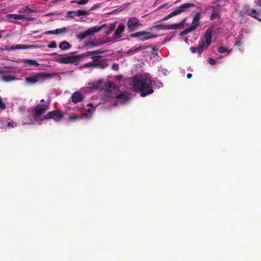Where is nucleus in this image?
Returning <instances> with one entry per match:
<instances>
[{"label":"nucleus","mask_w":261,"mask_h":261,"mask_svg":"<svg viewBox=\"0 0 261 261\" xmlns=\"http://www.w3.org/2000/svg\"><path fill=\"white\" fill-rule=\"evenodd\" d=\"M87 106H88V107H93V105H92V103H88Z\"/></svg>","instance_id":"5fc2aeb1"},{"label":"nucleus","mask_w":261,"mask_h":261,"mask_svg":"<svg viewBox=\"0 0 261 261\" xmlns=\"http://www.w3.org/2000/svg\"><path fill=\"white\" fill-rule=\"evenodd\" d=\"M112 69L115 71H117L119 69V65L116 63H114L112 66Z\"/></svg>","instance_id":"37998d69"},{"label":"nucleus","mask_w":261,"mask_h":261,"mask_svg":"<svg viewBox=\"0 0 261 261\" xmlns=\"http://www.w3.org/2000/svg\"><path fill=\"white\" fill-rule=\"evenodd\" d=\"M168 5V3H166V4H164L163 5H162L160 6H159V7L158 8V10H160V9H163L165 7H167Z\"/></svg>","instance_id":"09e8293b"},{"label":"nucleus","mask_w":261,"mask_h":261,"mask_svg":"<svg viewBox=\"0 0 261 261\" xmlns=\"http://www.w3.org/2000/svg\"><path fill=\"white\" fill-rule=\"evenodd\" d=\"M56 46H57V45H56L55 41H52L50 44H49L48 45V47L49 48H56Z\"/></svg>","instance_id":"79ce46f5"},{"label":"nucleus","mask_w":261,"mask_h":261,"mask_svg":"<svg viewBox=\"0 0 261 261\" xmlns=\"http://www.w3.org/2000/svg\"><path fill=\"white\" fill-rule=\"evenodd\" d=\"M205 47V41L204 40H201L199 42L197 47H191L190 50L192 53L197 52L198 54H201L204 50Z\"/></svg>","instance_id":"4468645a"},{"label":"nucleus","mask_w":261,"mask_h":261,"mask_svg":"<svg viewBox=\"0 0 261 261\" xmlns=\"http://www.w3.org/2000/svg\"><path fill=\"white\" fill-rule=\"evenodd\" d=\"M192 31L191 30V29L189 27L188 28L185 29L183 31H182L180 33V36H184L187 35V34L191 32Z\"/></svg>","instance_id":"f704fd0d"},{"label":"nucleus","mask_w":261,"mask_h":261,"mask_svg":"<svg viewBox=\"0 0 261 261\" xmlns=\"http://www.w3.org/2000/svg\"><path fill=\"white\" fill-rule=\"evenodd\" d=\"M25 12H28L29 13L32 12L33 10L29 8L28 6H25L23 8H22L19 10L20 13H24Z\"/></svg>","instance_id":"7c9ffc66"},{"label":"nucleus","mask_w":261,"mask_h":261,"mask_svg":"<svg viewBox=\"0 0 261 261\" xmlns=\"http://www.w3.org/2000/svg\"><path fill=\"white\" fill-rule=\"evenodd\" d=\"M49 106V103L48 102H45L42 104H38L31 109V114L35 119H37L45 113L48 109Z\"/></svg>","instance_id":"7ed1b4c3"},{"label":"nucleus","mask_w":261,"mask_h":261,"mask_svg":"<svg viewBox=\"0 0 261 261\" xmlns=\"http://www.w3.org/2000/svg\"><path fill=\"white\" fill-rule=\"evenodd\" d=\"M213 31L211 28L207 29L205 32L204 37L205 39V47L204 48L208 47L212 42Z\"/></svg>","instance_id":"f8f14e48"},{"label":"nucleus","mask_w":261,"mask_h":261,"mask_svg":"<svg viewBox=\"0 0 261 261\" xmlns=\"http://www.w3.org/2000/svg\"><path fill=\"white\" fill-rule=\"evenodd\" d=\"M16 78L14 76L10 75H3L2 77V80L5 82H9L15 80Z\"/></svg>","instance_id":"cd10ccee"},{"label":"nucleus","mask_w":261,"mask_h":261,"mask_svg":"<svg viewBox=\"0 0 261 261\" xmlns=\"http://www.w3.org/2000/svg\"><path fill=\"white\" fill-rule=\"evenodd\" d=\"M201 17V14L199 12H197L194 15L191 25L189 27L192 31L195 30L200 25V19Z\"/></svg>","instance_id":"9b49d317"},{"label":"nucleus","mask_w":261,"mask_h":261,"mask_svg":"<svg viewBox=\"0 0 261 261\" xmlns=\"http://www.w3.org/2000/svg\"><path fill=\"white\" fill-rule=\"evenodd\" d=\"M99 7V5H97V4H95L94 5H93L90 9V10L89 11H92V10H94L96 9H97L98 7Z\"/></svg>","instance_id":"de8ad7c7"},{"label":"nucleus","mask_w":261,"mask_h":261,"mask_svg":"<svg viewBox=\"0 0 261 261\" xmlns=\"http://www.w3.org/2000/svg\"><path fill=\"white\" fill-rule=\"evenodd\" d=\"M115 24H111V25H110V29L109 30V31H107V34H110V33L112 31H113V30H114L115 29Z\"/></svg>","instance_id":"c03bdc74"},{"label":"nucleus","mask_w":261,"mask_h":261,"mask_svg":"<svg viewBox=\"0 0 261 261\" xmlns=\"http://www.w3.org/2000/svg\"><path fill=\"white\" fill-rule=\"evenodd\" d=\"M106 89L113 90L115 91H119L120 88L116 86L113 82L109 81L105 83Z\"/></svg>","instance_id":"f3484780"},{"label":"nucleus","mask_w":261,"mask_h":261,"mask_svg":"<svg viewBox=\"0 0 261 261\" xmlns=\"http://www.w3.org/2000/svg\"><path fill=\"white\" fill-rule=\"evenodd\" d=\"M83 99L82 94L79 91L74 92L71 95V100L74 103L81 102Z\"/></svg>","instance_id":"2eb2a0df"},{"label":"nucleus","mask_w":261,"mask_h":261,"mask_svg":"<svg viewBox=\"0 0 261 261\" xmlns=\"http://www.w3.org/2000/svg\"><path fill=\"white\" fill-rule=\"evenodd\" d=\"M66 31H67V29L65 27H63V28H60V29H57L55 30V31L56 32V33L57 34L65 33L66 32Z\"/></svg>","instance_id":"473e14b6"},{"label":"nucleus","mask_w":261,"mask_h":261,"mask_svg":"<svg viewBox=\"0 0 261 261\" xmlns=\"http://www.w3.org/2000/svg\"><path fill=\"white\" fill-rule=\"evenodd\" d=\"M2 38V35L1 34H0V39H1Z\"/></svg>","instance_id":"052dcab7"},{"label":"nucleus","mask_w":261,"mask_h":261,"mask_svg":"<svg viewBox=\"0 0 261 261\" xmlns=\"http://www.w3.org/2000/svg\"><path fill=\"white\" fill-rule=\"evenodd\" d=\"M235 45L237 46L238 47H240L242 45V43L241 41L238 40L236 42Z\"/></svg>","instance_id":"8fccbe9b"},{"label":"nucleus","mask_w":261,"mask_h":261,"mask_svg":"<svg viewBox=\"0 0 261 261\" xmlns=\"http://www.w3.org/2000/svg\"><path fill=\"white\" fill-rule=\"evenodd\" d=\"M104 52H105V50H103L102 49H98V50H94V51H87L86 53H82L80 55H79V56H80L82 58H83V57H85L87 56H93L91 57V58L93 60V62H99L101 60V59L102 58V56H99V55H97V56H95V55L102 54V53H103Z\"/></svg>","instance_id":"423d86ee"},{"label":"nucleus","mask_w":261,"mask_h":261,"mask_svg":"<svg viewBox=\"0 0 261 261\" xmlns=\"http://www.w3.org/2000/svg\"><path fill=\"white\" fill-rule=\"evenodd\" d=\"M23 63L28 64L30 65H33L37 66L39 65V64L36 60H30V59H23Z\"/></svg>","instance_id":"a878e982"},{"label":"nucleus","mask_w":261,"mask_h":261,"mask_svg":"<svg viewBox=\"0 0 261 261\" xmlns=\"http://www.w3.org/2000/svg\"><path fill=\"white\" fill-rule=\"evenodd\" d=\"M15 48L16 49H27L29 47L25 45L17 44Z\"/></svg>","instance_id":"4c0bfd02"},{"label":"nucleus","mask_w":261,"mask_h":261,"mask_svg":"<svg viewBox=\"0 0 261 261\" xmlns=\"http://www.w3.org/2000/svg\"><path fill=\"white\" fill-rule=\"evenodd\" d=\"M130 36L132 38H140L139 40L144 41L147 40L154 38L156 37V35H152L150 32L140 31L130 34Z\"/></svg>","instance_id":"20e7f679"},{"label":"nucleus","mask_w":261,"mask_h":261,"mask_svg":"<svg viewBox=\"0 0 261 261\" xmlns=\"http://www.w3.org/2000/svg\"><path fill=\"white\" fill-rule=\"evenodd\" d=\"M83 67L84 68H90V67L95 68V62H90L86 63L83 65Z\"/></svg>","instance_id":"c756f323"},{"label":"nucleus","mask_w":261,"mask_h":261,"mask_svg":"<svg viewBox=\"0 0 261 261\" xmlns=\"http://www.w3.org/2000/svg\"><path fill=\"white\" fill-rule=\"evenodd\" d=\"M117 99H119L121 100V101L122 103H125L127 101L129 100V97L125 93H122L120 94H118L117 95V97L116 98Z\"/></svg>","instance_id":"4be33fe9"},{"label":"nucleus","mask_w":261,"mask_h":261,"mask_svg":"<svg viewBox=\"0 0 261 261\" xmlns=\"http://www.w3.org/2000/svg\"><path fill=\"white\" fill-rule=\"evenodd\" d=\"M51 76L52 75L51 74L40 72L34 74L30 77H26L25 81L27 84H34L37 82L42 83L45 79Z\"/></svg>","instance_id":"f03ea898"},{"label":"nucleus","mask_w":261,"mask_h":261,"mask_svg":"<svg viewBox=\"0 0 261 261\" xmlns=\"http://www.w3.org/2000/svg\"><path fill=\"white\" fill-rule=\"evenodd\" d=\"M160 0H157V1H156L155 3H156V4H159V3H160Z\"/></svg>","instance_id":"4d7b16f0"},{"label":"nucleus","mask_w":261,"mask_h":261,"mask_svg":"<svg viewBox=\"0 0 261 261\" xmlns=\"http://www.w3.org/2000/svg\"><path fill=\"white\" fill-rule=\"evenodd\" d=\"M192 76V74L191 73H188L187 75V77L188 79L191 78Z\"/></svg>","instance_id":"603ef678"},{"label":"nucleus","mask_w":261,"mask_h":261,"mask_svg":"<svg viewBox=\"0 0 261 261\" xmlns=\"http://www.w3.org/2000/svg\"><path fill=\"white\" fill-rule=\"evenodd\" d=\"M70 47V44L66 41H62L59 44V47L61 49L65 50V49L69 48Z\"/></svg>","instance_id":"b1692460"},{"label":"nucleus","mask_w":261,"mask_h":261,"mask_svg":"<svg viewBox=\"0 0 261 261\" xmlns=\"http://www.w3.org/2000/svg\"><path fill=\"white\" fill-rule=\"evenodd\" d=\"M7 125H8V127H13V125L12 124H11L10 122H8L7 123Z\"/></svg>","instance_id":"864d4df0"},{"label":"nucleus","mask_w":261,"mask_h":261,"mask_svg":"<svg viewBox=\"0 0 261 261\" xmlns=\"http://www.w3.org/2000/svg\"><path fill=\"white\" fill-rule=\"evenodd\" d=\"M80 56H65L57 59V61L60 64L73 63L77 61Z\"/></svg>","instance_id":"1a4fd4ad"},{"label":"nucleus","mask_w":261,"mask_h":261,"mask_svg":"<svg viewBox=\"0 0 261 261\" xmlns=\"http://www.w3.org/2000/svg\"><path fill=\"white\" fill-rule=\"evenodd\" d=\"M108 66V64L106 59L100 60L99 62H95V68H100L105 69Z\"/></svg>","instance_id":"aec40b11"},{"label":"nucleus","mask_w":261,"mask_h":261,"mask_svg":"<svg viewBox=\"0 0 261 261\" xmlns=\"http://www.w3.org/2000/svg\"><path fill=\"white\" fill-rule=\"evenodd\" d=\"M186 19L182 20L181 22L178 23H174L172 24L168 25L169 30L171 29H182L185 25Z\"/></svg>","instance_id":"a211bd4d"},{"label":"nucleus","mask_w":261,"mask_h":261,"mask_svg":"<svg viewBox=\"0 0 261 261\" xmlns=\"http://www.w3.org/2000/svg\"><path fill=\"white\" fill-rule=\"evenodd\" d=\"M46 35H53V34H57L55 30L48 31L46 32L45 33Z\"/></svg>","instance_id":"a18cd8bd"},{"label":"nucleus","mask_w":261,"mask_h":261,"mask_svg":"<svg viewBox=\"0 0 261 261\" xmlns=\"http://www.w3.org/2000/svg\"><path fill=\"white\" fill-rule=\"evenodd\" d=\"M141 26L139 19L136 17L130 18L127 22V28L129 32H132L136 30L139 27Z\"/></svg>","instance_id":"6e6552de"},{"label":"nucleus","mask_w":261,"mask_h":261,"mask_svg":"<svg viewBox=\"0 0 261 261\" xmlns=\"http://www.w3.org/2000/svg\"><path fill=\"white\" fill-rule=\"evenodd\" d=\"M208 63H209L211 65H215V64H216V61H215L214 59H212V58H210V59H209Z\"/></svg>","instance_id":"49530a36"},{"label":"nucleus","mask_w":261,"mask_h":261,"mask_svg":"<svg viewBox=\"0 0 261 261\" xmlns=\"http://www.w3.org/2000/svg\"><path fill=\"white\" fill-rule=\"evenodd\" d=\"M218 51L221 54H223L227 52L228 51V49L224 46H220L218 49Z\"/></svg>","instance_id":"c9c22d12"},{"label":"nucleus","mask_w":261,"mask_h":261,"mask_svg":"<svg viewBox=\"0 0 261 261\" xmlns=\"http://www.w3.org/2000/svg\"><path fill=\"white\" fill-rule=\"evenodd\" d=\"M178 15L175 9L171 13H170L169 15H168V16L169 17V18L173 17V16H176Z\"/></svg>","instance_id":"a19ab883"},{"label":"nucleus","mask_w":261,"mask_h":261,"mask_svg":"<svg viewBox=\"0 0 261 261\" xmlns=\"http://www.w3.org/2000/svg\"><path fill=\"white\" fill-rule=\"evenodd\" d=\"M88 2H89V0H81V1H71V3H76L78 5H85V4H87Z\"/></svg>","instance_id":"72a5a7b5"},{"label":"nucleus","mask_w":261,"mask_h":261,"mask_svg":"<svg viewBox=\"0 0 261 261\" xmlns=\"http://www.w3.org/2000/svg\"><path fill=\"white\" fill-rule=\"evenodd\" d=\"M255 3L257 5L261 6V0H256Z\"/></svg>","instance_id":"3c124183"},{"label":"nucleus","mask_w":261,"mask_h":261,"mask_svg":"<svg viewBox=\"0 0 261 261\" xmlns=\"http://www.w3.org/2000/svg\"><path fill=\"white\" fill-rule=\"evenodd\" d=\"M210 8L213 10V12L210 16V19L212 20H215L217 18L220 17V14L219 13L218 9H217L214 6H210Z\"/></svg>","instance_id":"6ab92c4d"},{"label":"nucleus","mask_w":261,"mask_h":261,"mask_svg":"<svg viewBox=\"0 0 261 261\" xmlns=\"http://www.w3.org/2000/svg\"><path fill=\"white\" fill-rule=\"evenodd\" d=\"M257 14V13L256 12V10L252 9L251 10V13H249L248 14L261 22V19L257 18L255 15H253V14Z\"/></svg>","instance_id":"2f4dec72"},{"label":"nucleus","mask_w":261,"mask_h":261,"mask_svg":"<svg viewBox=\"0 0 261 261\" xmlns=\"http://www.w3.org/2000/svg\"><path fill=\"white\" fill-rule=\"evenodd\" d=\"M118 92V91H115L113 90L106 89L103 92V100L107 101H109L110 98H116Z\"/></svg>","instance_id":"9d476101"},{"label":"nucleus","mask_w":261,"mask_h":261,"mask_svg":"<svg viewBox=\"0 0 261 261\" xmlns=\"http://www.w3.org/2000/svg\"><path fill=\"white\" fill-rule=\"evenodd\" d=\"M76 16V11H70L67 13L66 17L69 18H73Z\"/></svg>","instance_id":"c85d7f7f"},{"label":"nucleus","mask_w":261,"mask_h":261,"mask_svg":"<svg viewBox=\"0 0 261 261\" xmlns=\"http://www.w3.org/2000/svg\"><path fill=\"white\" fill-rule=\"evenodd\" d=\"M155 83L150 77L136 75L133 77L132 86L135 92L140 93L141 97H145L153 92L152 86Z\"/></svg>","instance_id":"f257e3e1"},{"label":"nucleus","mask_w":261,"mask_h":261,"mask_svg":"<svg viewBox=\"0 0 261 261\" xmlns=\"http://www.w3.org/2000/svg\"><path fill=\"white\" fill-rule=\"evenodd\" d=\"M105 24H103L100 27L95 26L90 28L85 32H82L79 34L77 35V38L80 40H83L87 36L90 35L93 33L99 32L105 27Z\"/></svg>","instance_id":"39448f33"},{"label":"nucleus","mask_w":261,"mask_h":261,"mask_svg":"<svg viewBox=\"0 0 261 261\" xmlns=\"http://www.w3.org/2000/svg\"><path fill=\"white\" fill-rule=\"evenodd\" d=\"M80 118H82V117L77 115H75L70 117V119L71 120H75Z\"/></svg>","instance_id":"ea45409f"},{"label":"nucleus","mask_w":261,"mask_h":261,"mask_svg":"<svg viewBox=\"0 0 261 261\" xmlns=\"http://www.w3.org/2000/svg\"><path fill=\"white\" fill-rule=\"evenodd\" d=\"M124 29L125 25L124 24H121L119 25L115 32L114 35H116L117 38L121 37V34L124 31Z\"/></svg>","instance_id":"412c9836"},{"label":"nucleus","mask_w":261,"mask_h":261,"mask_svg":"<svg viewBox=\"0 0 261 261\" xmlns=\"http://www.w3.org/2000/svg\"><path fill=\"white\" fill-rule=\"evenodd\" d=\"M87 111H88V112H90L91 111V110L90 109H88L87 110Z\"/></svg>","instance_id":"13d9d810"},{"label":"nucleus","mask_w":261,"mask_h":261,"mask_svg":"<svg viewBox=\"0 0 261 261\" xmlns=\"http://www.w3.org/2000/svg\"><path fill=\"white\" fill-rule=\"evenodd\" d=\"M64 116L63 111L60 110H56L48 112L44 116L45 119H53L56 121H59Z\"/></svg>","instance_id":"0eeeda50"},{"label":"nucleus","mask_w":261,"mask_h":261,"mask_svg":"<svg viewBox=\"0 0 261 261\" xmlns=\"http://www.w3.org/2000/svg\"><path fill=\"white\" fill-rule=\"evenodd\" d=\"M41 102H44V100L43 99H42L41 100H40Z\"/></svg>","instance_id":"bf43d9fd"},{"label":"nucleus","mask_w":261,"mask_h":261,"mask_svg":"<svg viewBox=\"0 0 261 261\" xmlns=\"http://www.w3.org/2000/svg\"><path fill=\"white\" fill-rule=\"evenodd\" d=\"M142 48H143V47L142 46H139V47H132L129 50H128L127 51V54H129V55H133L139 51Z\"/></svg>","instance_id":"393cba45"},{"label":"nucleus","mask_w":261,"mask_h":261,"mask_svg":"<svg viewBox=\"0 0 261 261\" xmlns=\"http://www.w3.org/2000/svg\"><path fill=\"white\" fill-rule=\"evenodd\" d=\"M195 7L194 4L191 3H185V4H184L182 5H180L179 7L175 9V10H176L177 14L178 15L182 12H185L186 11H187L188 9L191 8V7Z\"/></svg>","instance_id":"ddd939ff"},{"label":"nucleus","mask_w":261,"mask_h":261,"mask_svg":"<svg viewBox=\"0 0 261 261\" xmlns=\"http://www.w3.org/2000/svg\"><path fill=\"white\" fill-rule=\"evenodd\" d=\"M97 44L94 42L93 41L87 42L85 43V46L86 47L95 46H97Z\"/></svg>","instance_id":"e433bc0d"},{"label":"nucleus","mask_w":261,"mask_h":261,"mask_svg":"<svg viewBox=\"0 0 261 261\" xmlns=\"http://www.w3.org/2000/svg\"><path fill=\"white\" fill-rule=\"evenodd\" d=\"M6 106L5 103L3 101L2 97L0 96V109L4 110L6 109Z\"/></svg>","instance_id":"58836bf2"},{"label":"nucleus","mask_w":261,"mask_h":261,"mask_svg":"<svg viewBox=\"0 0 261 261\" xmlns=\"http://www.w3.org/2000/svg\"><path fill=\"white\" fill-rule=\"evenodd\" d=\"M7 17L15 20H21L24 19H27V20H32L31 18L29 17L26 15L9 14L7 15Z\"/></svg>","instance_id":"dca6fc26"},{"label":"nucleus","mask_w":261,"mask_h":261,"mask_svg":"<svg viewBox=\"0 0 261 261\" xmlns=\"http://www.w3.org/2000/svg\"><path fill=\"white\" fill-rule=\"evenodd\" d=\"M90 14V11L79 10L76 11V16H86Z\"/></svg>","instance_id":"5701e85b"},{"label":"nucleus","mask_w":261,"mask_h":261,"mask_svg":"<svg viewBox=\"0 0 261 261\" xmlns=\"http://www.w3.org/2000/svg\"><path fill=\"white\" fill-rule=\"evenodd\" d=\"M156 30H169L168 24H165L164 23L159 24L153 27Z\"/></svg>","instance_id":"bb28decb"},{"label":"nucleus","mask_w":261,"mask_h":261,"mask_svg":"<svg viewBox=\"0 0 261 261\" xmlns=\"http://www.w3.org/2000/svg\"><path fill=\"white\" fill-rule=\"evenodd\" d=\"M169 19V17H168V15H167V16H166V17H165L163 19V20H167V19Z\"/></svg>","instance_id":"6e6d98bb"}]
</instances>
